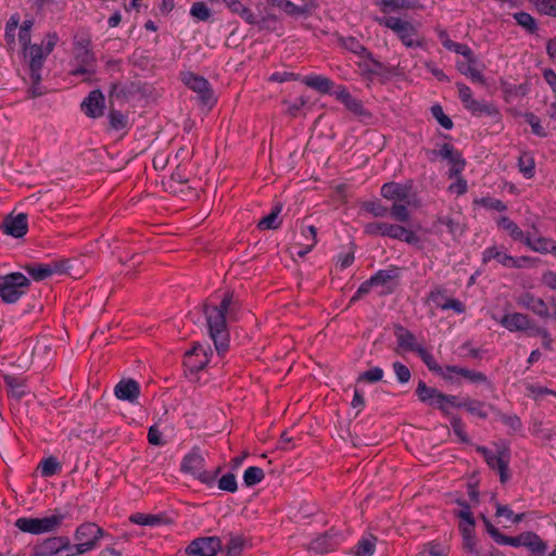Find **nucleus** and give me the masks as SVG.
<instances>
[{"label": "nucleus", "mask_w": 556, "mask_h": 556, "mask_svg": "<svg viewBox=\"0 0 556 556\" xmlns=\"http://www.w3.org/2000/svg\"><path fill=\"white\" fill-rule=\"evenodd\" d=\"M129 519L131 522L142 526H154L160 523V518L155 515L135 514L131 515Z\"/></svg>", "instance_id": "obj_56"}, {"label": "nucleus", "mask_w": 556, "mask_h": 556, "mask_svg": "<svg viewBox=\"0 0 556 556\" xmlns=\"http://www.w3.org/2000/svg\"><path fill=\"white\" fill-rule=\"evenodd\" d=\"M281 205H276L268 215L258 222L257 227L261 230L277 229L281 224V220L279 219Z\"/></svg>", "instance_id": "obj_34"}, {"label": "nucleus", "mask_w": 556, "mask_h": 556, "mask_svg": "<svg viewBox=\"0 0 556 556\" xmlns=\"http://www.w3.org/2000/svg\"><path fill=\"white\" fill-rule=\"evenodd\" d=\"M29 285V279L22 273L0 276V298L5 303H15L26 292Z\"/></svg>", "instance_id": "obj_7"}, {"label": "nucleus", "mask_w": 556, "mask_h": 556, "mask_svg": "<svg viewBox=\"0 0 556 556\" xmlns=\"http://www.w3.org/2000/svg\"><path fill=\"white\" fill-rule=\"evenodd\" d=\"M180 470L187 475H191L204 484H212L220 468H217L214 472L205 470V457L199 447H193L182 458Z\"/></svg>", "instance_id": "obj_3"}, {"label": "nucleus", "mask_w": 556, "mask_h": 556, "mask_svg": "<svg viewBox=\"0 0 556 556\" xmlns=\"http://www.w3.org/2000/svg\"><path fill=\"white\" fill-rule=\"evenodd\" d=\"M497 224L500 227L505 229L513 239L525 242V238L527 235H525L523 231L518 227V225L510 220L508 217L502 216L498 219Z\"/></svg>", "instance_id": "obj_38"}, {"label": "nucleus", "mask_w": 556, "mask_h": 556, "mask_svg": "<svg viewBox=\"0 0 556 556\" xmlns=\"http://www.w3.org/2000/svg\"><path fill=\"white\" fill-rule=\"evenodd\" d=\"M25 269L29 273V275L35 280H45L50 277L53 273L61 271V266L59 264L53 265H27Z\"/></svg>", "instance_id": "obj_29"}, {"label": "nucleus", "mask_w": 556, "mask_h": 556, "mask_svg": "<svg viewBox=\"0 0 556 556\" xmlns=\"http://www.w3.org/2000/svg\"><path fill=\"white\" fill-rule=\"evenodd\" d=\"M439 391L434 388L427 387L424 381H419L416 394L421 402L428 403L430 405L434 404V400L439 396Z\"/></svg>", "instance_id": "obj_39"}, {"label": "nucleus", "mask_w": 556, "mask_h": 556, "mask_svg": "<svg viewBox=\"0 0 556 556\" xmlns=\"http://www.w3.org/2000/svg\"><path fill=\"white\" fill-rule=\"evenodd\" d=\"M365 232L371 236L381 235L405 241L407 243H417L418 237L414 231L403 226L388 223H369L365 226Z\"/></svg>", "instance_id": "obj_8"}, {"label": "nucleus", "mask_w": 556, "mask_h": 556, "mask_svg": "<svg viewBox=\"0 0 556 556\" xmlns=\"http://www.w3.org/2000/svg\"><path fill=\"white\" fill-rule=\"evenodd\" d=\"M410 186L397 182H387L381 187V195L387 200H392L394 203L404 202L412 204Z\"/></svg>", "instance_id": "obj_19"}, {"label": "nucleus", "mask_w": 556, "mask_h": 556, "mask_svg": "<svg viewBox=\"0 0 556 556\" xmlns=\"http://www.w3.org/2000/svg\"><path fill=\"white\" fill-rule=\"evenodd\" d=\"M417 354L421 357L430 370L439 371L441 369V367L434 361L433 356L422 346L417 351Z\"/></svg>", "instance_id": "obj_64"}, {"label": "nucleus", "mask_w": 556, "mask_h": 556, "mask_svg": "<svg viewBox=\"0 0 556 556\" xmlns=\"http://www.w3.org/2000/svg\"><path fill=\"white\" fill-rule=\"evenodd\" d=\"M244 546V541L242 538H231L229 543L227 544V555L228 556H240Z\"/></svg>", "instance_id": "obj_60"}, {"label": "nucleus", "mask_w": 556, "mask_h": 556, "mask_svg": "<svg viewBox=\"0 0 556 556\" xmlns=\"http://www.w3.org/2000/svg\"><path fill=\"white\" fill-rule=\"evenodd\" d=\"M364 208L375 217H384L389 212L388 208L379 202H366Z\"/></svg>", "instance_id": "obj_62"}, {"label": "nucleus", "mask_w": 556, "mask_h": 556, "mask_svg": "<svg viewBox=\"0 0 556 556\" xmlns=\"http://www.w3.org/2000/svg\"><path fill=\"white\" fill-rule=\"evenodd\" d=\"M218 488L223 491L233 493L238 489L237 480L233 473H226L218 480Z\"/></svg>", "instance_id": "obj_54"}, {"label": "nucleus", "mask_w": 556, "mask_h": 556, "mask_svg": "<svg viewBox=\"0 0 556 556\" xmlns=\"http://www.w3.org/2000/svg\"><path fill=\"white\" fill-rule=\"evenodd\" d=\"M104 530L93 522L81 523L75 531L76 544L72 545V552L67 556L83 555L97 547Z\"/></svg>", "instance_id": "obj_4"}, {"label": "nucleus", "mask_w": 556, "mask_h": 556, "mask_svg": "<svg viewBox=\"0 0 556 556\" xmlns=\"http://www.w3.org/2000/svg\"><path fill=\"white\" fill-rule=\"evenodd\" d=\"M65 515L55 511L51 516L43 518L22 517L15 521V527L23 532L31 534H42L55 531L62 525Z\"/></svg>", "instance_id": "obj_6"}, {"label": "nucleus", "mask_w": 556, "mask_h": 556, "mask_svg": "<svg viewBox=\"0 0 556 556\" xmlns=\"http://www.w3.org/2000/svg\"><path fill=\"white\" fill-rule=\"evenodd\" d=\"M519 170L525 177L531 178L534 175V160L531 155L523 153L518 160Z\"/></svg>", "instance_id": "obj_47"}, {"label": "nucleus", "mask_w": 556, "mask_h": 556, "mask_svg": "<svg viewBox=\"0 0 556 556\" xmlns=\"http://www.w3.org/2000/svg\"><path fill=\"white\" fill-rule=\"evenodd\" d=\"M418 556H447V548L442 544L429 542L422 546Z\"/></svg>", "instance_id": "obj_45"}, {"label": "nucleus", "mask_w": 556, "mask_h": 556, "mask_svg": "<svg viewBox=\"0 0 556 556\" xmlns=\"http://www.w3.org/2000/svg\"><path fill=\"white\" fill-rule=\"evenodd\" d=\"M393 370L396 375V378L397 380L401 382V383H406L409 381L410 379V370L408 369L407 366H405L404 364L400 363V362H395L393 364Z\"/></svg>", "instance_id": "obj_61"}, {"label": "nucleus", "mask_w": 556, "mask_h": 556, "mask_svg": "<svg viewBox=\"0 0 556 556\" xmlns=\"http://www.w3.org/2000/svg\"><path fill=\"white\" fill-rule=\"evenodd\" d=\"M525 243L533 251L539 253H553L556 255V241L545 237L532 238L528 233L525 238Z\"/></svg>", "instance_id": "obj_27"}, {"label": "nucleus", "mask_w": 556, "mask_h": 556, "mask_svg": "<svg viewBox=\"0 0 556 556\" xmlns=\"http://www.w3.org/2000/svg\"><path fill=\"white\" fill-rule=\"evenodd\" d=\"M208 361L206 350L197 343L190 351L186 352L184 364L191 372H198L206 366Z\"/></svg>", "instance_id": "obj_17"}, {"label": "nucleus", "mask_w": 556, "mask_h": 556, "mask_svg": "<svg viewBox=\"0 0 556 556\" xmlns=\"http://www.w3.org/2000/svg\"><path fill=\"white\" fill-rule=\"evenodd\" d=\"M517 24L523 27L527 31L533 34L538 29L535 20L527 12H517L514 14Z\"/></svg>", "instance_id": "obj_43"}, {"label": "nucleus", "mask_w": 556, "mask_h": 556, "mask_svg": "<svg viewBox=\"0 0 556 556\" xmlns=\"http://www.w3.org/2000/svg\"><path fill=\"white\" fill-rule=\"evenodd\" d=\"M81 110L89 117L96 118L103 115L104 96L100 90H93L83 101Z\"/></svg>", "instance_id": "obj_24"}, {"label": "nucleus", "mask_w": 556, "mask_h": 556, "mask_svg": "<svg viewBox=\"0 0 556 556\" xmlns=\"http://www.w3.org/2000/svg\"><path fill=\"white\" fill-rule=\"evenodd\" d=\"M408 205L409 204H406L404 202L393 203L390 210L392 218H394L397 222H407L409 219V212L407 210Z\"/></svg>", "instance_id": "obj_49"}, {"label": "nucleus", "mask_w": 556, "mask_h": 556, "mask_svg": "<svg viewBox=\"0 0 556 556\" xmlns=\"http://www.w3.org/2000/svg\"><path fill=\"white\" fill-rule=\"evenodd\" d=\"M33 21L26 20L23 22L20 33H18V40L22 43L23 48H27L30 45V29L33 27Z\"/></svg>", "instance_id": "obj_55"}, {"label": "nucleus", "mask_w": 556, "mask_h": 556, "mask_svg": "<svg viewBox=\"0 0 556 556\" xmlns=\"http://www.w3.org/2000/svg\"><path fill=\"white\" fill-rule=\"evenodd\" d=\"M456 66L462 74L469 77L472 81L485 85V78L483 77L481 72L476 67L477 59L475 55L472 63L466 60V62H457Z\"/></svg>", "instance_id": "obj_30"}, {"label": "nucleus", "mask_w": 556, "mask_h": 556, "mask_svg": "<svg viewBox=\"0 0 556 556\" xmlns=\"http://www.w3.org/2000/svg\"><path fill=\"white\" fill-rule=\"evenodd\" d=\"M394 334L396 337L399 349L405 352L409 351L417 353V351L421 348V345L417 342L414 333L401 325L395 326Z\"/></svg>", "instance_id": "obj_25"}, {"label": "nucleus", "mask_w": 556, "mask_h": 556, "mask_svg": "<svg viewBox=\"0 0 556 556\" xmlns=\"http://www.w3.org/2000/svg\"><path fill=\"white\" fill-rule=\"evenodd\" d=\"M58 35L49 33L41 45H31L24 49L25 58L28 60L29 79L31 83L28 93L31 98L40 97L45 93L43 88L40 86L42 80L41 71L46 58L52 52L56 42Z\"/></svg>", "instance_id": "obj_2"}, {"label": "nucleus", "mask_w": 556, "mask_h": 556, "mask_svg": "<svg viewBox=\"0 0 556 556\" xmlns=\"http://www.w3.org/2000/svg\"><path fill=\"white\" fill-rule=\"evenodd\" d=\"M61 470V464L54 457L42 460L40 471L43 477H51Z\"/></svg>", "instance_id": "obj_48"}, {"label": "nucleus", "mask_w": 556, "mask_h": 556, "mask_svg": "<svg viewBox=\"0 0 556 556\" xmlns=\"http://www.w3.org/2000/svg\"><path fill=\"white\" fill-rule=\"evenodd\" d=\"M240 308V301L235 296L233 292L225 293L219 305H203L210 337L218 354L226 352L229 346L227 319L237 320Z\"/></svg>", "instance_id": "obj_1"}, {"label": "nucleus", "mask_w": 556, "mask_h": 556, "mask_svg": "<svg viewBox=\"0 0 556 556\" xmlns=\"http://www.w3.org/2000/svg\"><path fill=\"white\" fill-rule=\"evenodd\" d=\"M526 121L531 126L533 134H535L539 137L546 136V132H545L544 128L542 127L540 119L533 113L526 114Z\"/></svg>", "instance_id": "obj_63"}, {"label": "nucleus", "mask_w": 556, "mask_h": 556, "mask_svg": "<svg viewBox=\"0 0 556 556\" xmlns=\"http://www.w3.org/2000/svg\"><path fill=\"white\" fill-rule=\"evenodd\" d=\"M4 383L8 386L12 396L17 400L22 399L27 393L24 381L17 377L5 376Z\"/></svg>", "instance_id": "obj_35"}, {"label": "nucleus", "mask_w": 556, "mask_h": 556, "mask_svg": "<svg viewBox=\"0 0 556 556\" xmlns=\"http://www.w3.org/2000/svg\"><path fill=\"white\" fill-rule=\"evenodd\" d=\"M516 302L520 307L531 311L533 314L538 315L539 317H542V318L549 317V311H548V307H547V304L545 303V301L541 298L535 296L534 294H532L530 292L521 293L517 298Z\"/></svg>", "instance_id": "obj_16"}, {"label": "nucleus", "mask_w": 556, "mask_h": 556, "mask_svg": "<svg viewBox=\"0 0 556 556\" xmlns=\"http://www.w3.org/2000/svg\"><path fill=\"white\" fill-rule=\"evenodd\" d=\"M382 377L383 370L380 367H374L361 374L357 380L374 383L380 381Z\"/></svg>", "instance_id": "obj_57"}, {"label": "nucleus", "mask_w": 556, "mask_h": 556, "mask_svg": "<svg viewBox=\"0 0 556 556\" xmlns=\"http://www.w3.org/2000/svg\"><path fill=\"white\" fill-rule=\"evenodd\" d=\"M336 98L341 101L345 108L358 117H369V113L364 108L363 103L354 98L344 87H339L334 91Z\"/></svg>", "instance_id": "obj_23"}, {"label": "nucleus", "mask_w": 556, "mask_h": 556, "mask_svg": "<svg viewBox=\"0 0 556 556\" xmlns=\"http://www.w3.org/2000/svg\"><path fill=\"white\" fill-rule=\"evenodd\" d=\"M341 46L354 54L366 56L370 60L364 64V70L368 73L377 74L382 68V64L371 59V53L354 37L340 38Z\"/></svg>", "instance_id": "obj_11"}, {"label": "nucleus", "mask_w": 556, "mask_h": 556, "mask_svg": "<svg viewBox=\"0 0 556 556\" xmlns=\"http://www.w3.org/2000/svg\"><path fill=\"white\" fill-rule=\"evenodd\" d=\"M73 60L71 62L73 76H84V80H90L96 73V58L87 43L77 42L73 51Z\"/></svg>", "instance_id": "obj_5"}, {"label": "nucleus", "mask_w": 556, "mask_h": 556, "mask_svg": "<svg viewBox=\"0 0 556 556\" xmlns=\"http://www.w3.org/2000/svg\"><path fill=\"white\" fill-rule=\"evenodd\" d=\"M464 407H466L470 414L476 415L479 418L484 419L488 417V413L484 410V404L480 401L466 399L464 401Z\"/></svg>", "instance_id": "obj_50"}, {"label": "nucleus", "mask_w": 556, "mask_h": 556, "mask_svg": "<svg viewBox=\"0 0 556 556\" xmlns=\"http://www.w3.org/2000/svg\"><path fill=\"white\" fill-rule=\"evenodd\" d=\"M478 452L483 455L485 462L492 469H496L498 471L500 480L502 483L508 481L509 453L507 450H501L494 453L486 447H479Z\"/></svg>", "instance_id": "obj_9"}, {"label": "nucleus", "mask_w": 556, "mask_h": 556, "mask_svg": "<svg viewBox=\"0 0 556 556\" xmlns=\"http://www.w3.org/2000/svg\"><path fill=\"white\" fill-rule=\"evenodd\" d=\"M522 546L528 547L533 554H543L546 544L533 532L523 533Z\"/></svg>", "instance_id": "obj_36"}, {"label": "nucleus", "mask_w": 556, "mask_h": 556, "mask_svg": "<svg viewBox=\"0 0 556 556\" xmlns=\"http://www.w3.org/2000/svg\"><path fill=\"white\" fill-rule=\"evenodd\" d=\"M498 323L509 331L534 330V324L528 315L522 313L505 314Z\"/></svg>", "instance_id": "obj_20"}, {"label": "nucleus", "mask_w": 556, "mask_h": 556, "mask_svg": "<svg viewBox=\"0 0 556 556\" xmlns=\"http://www.w3.org/2000/svg\"><path fill=\"white\" fill-rule=\"evenodd\" d=\"M397 276L396 269L390 270H379L375 276H372L371 282L374 286L386 285Z\"/></svg>", "instance_id": "obj_53"}, {"label": "nucleus", "mask_w": 556, "mask_h": 556, "mask_svg": "<svg viewBox=\"0 0 556 556\" xmlns=\"http://www.w3.org/2000/svg\"><path fill=\"white\" fill-rule=\"evenodd\" d=\"M20 24V16L14 14L10 17L5 26V38L8 43L14 42L15 30Z\"/></svg>", "instance_id": "obj_59"}, {"label": "nucleus", "mask_w": 556, "mask_h": 556, "mask_svg": "<svg viewBox=\"0 0 556 556\" xmlns=\"http://www.w3.org/2000/svg\"><path fill=\"white\" fill-rule=\"evenodd\" d=\"M445 370L446 372H454L460 375L462 377H464L465 379L472 383H489L486 376L481 371L471 370L458 366H447ZM443 376L444 378L452 379V377L447 376V374H444Z\"/></svg>", "instance_id": "obj_28"}, {"label": "nucleus", "mask_w": 556, "mask_h": 556, "mask_svg": "<svg viewBox=\"0 0 556 556\" xmlns=\"http://www.w3.org/2000/svg\"><path fill=\"white\" fill-rule=\"evenodd\" d=\"M190 14L198 21H207L211 17V10L204 2H194L191 5Z\"/></svg>", "instance_id": "obj_51"}, {"label": "nucleus", "mask_w": 556, "mask_h": 556, "mask_svg": "<svg viewBox=\"0 0 556 556\" xmlns=\"http://www.w3.org/2000/svg\"><path fill=\"white\" fill-rule=\"evenodd\" d=\"M338 545V534L333 532H326L318 535L312 541L309 548L316 553L325 554L333 551Z\"/></svg>", "instance_id": "obj_26"}, {"label": "nucleus", "mask_w": 556, "mask_h": 556, "mask_svg": "<svg viewBox=\"0 0 556 556\" xmlns=\"http://www.w3.org/2000/svg\"><path fill=\"white\" fill-rule=\"evenodd\" d=\"M465 108L470 111L476 116L481 115H489V116H495L498 114L497 109L490 103L478 101L476 99H472L469 101L468 104L465 105Z\"/></svg>", "instance_id": "obj_32"}, {"label": "nucleus", "mask_w": 556, "mask_h": 556, "mask_svg": "<svg viewBox=\"0 0 556 556\" xmlns=\"http://www.w3.org/2000/svg\"><path fill=\"white\" fill-rule=\"evenodd\" d=\"M443 46L447 50L455 51L458 54H462L464 58H466L467 61L473 62V52L472 50L467 46L463 43H457L452 41L451 39L443 40Z\"/></svg>", "instance_id": "obj_42"}, {"label": "nucleus", "mask_w": 556, "mask_h": 556, "mask_svg": "<svg viewBox=\"0 0 556 556\" xmlns=\"http://www.w3.org/2000/svg\"><path fill=\"white\" fill-rule=\"evenodd\" d=\"M265 475L262 468L252 466L245 469L243 481L247 486H253L264 479Z\"/></svg>", "instance_id": "obj_41"}, {"label": "nucleus", "mask_w": 556, "mask_h": 556, "mask_svg": "<svg viewBox=\"0 0 556 556\" xmlns=\"http://www.w3.org/2000/svg\"><path fill=\"white\" fill-rule=\"evenodd\" d=\"M397 36L409 48L421 47L424 43V38L418 35L416 27L410 23Z\"/></svg>", "instance_id": "obj_31"}, {"label": "nucleus", "mask_w": 556, "mask_h": 556, "mask_svg": "<svg viewBox=\"0 0 556 556\" xmlns=\"http://www.w3.org/2000/svg\"><path fill=\"white\" fill-rule=\"evenodd\" d=\"M222 548V542L217 536L199 538L193 540L186 553L197 556H215Z\"/></svg>", "instance_id": "obj_10"}, {"label": "nucleus", "mask_w": 556, "mask_h": 556, "mask_svg": "<svg viewBox=\"0 0 556 556\" xmlns=\"http://www.w3.org/2000/svg\"><path fill=\"white\" fill-rule=\"evenodd\" d=\"M535 9L545 15L556 17V0H529Z\"/></svg>", "instance_id": "obj_46"}, {"label": "nucleus", "mask_w": 556, "mask_h": 556, "mask_svg": "<svg viewBox=\"0 0 556 556\" xmlns=\"http://www.w3.org/2000/svg\"><path fill=\"white\" fill-rule=\"evenodd\" d=\"M114 394L118 400L134 404L140 395V386L134 379H123L115 386Z\"/></svg>", "instance_id": "obj_22"}, {"label": "nucleus", "mask_w": 556, "mask_h": 556, "mask_svg": "<svg viewBox=\"0 0 556 556\" xmlns=\"http://www.w3.org/2000/svg\"><path fill=\"white\" fill-rule=\"evenodd\" d=\"M63 549L72 551L70 539L67 536H53L38 545L34 556H53Z\"/></svg>", "instance_id": "obj_15"}, {"label": "nucleus", "mask_w": 556, "mask_h": 556, "mask_svg": "<svg viewBox=\"0 0 556 556\" xmlns=\"http://www.w3.org/2000/svg\"><path fill=\"white\" fill-rule=\"evenodd\" d=\"M491 260L497 261L500 264L507 268H520L529 258L527 256L515 258L500 248L491 247L484 250L482 261L483 263H488Z\"/></svg>", "instance_id": "obj_13"}, {"label": "nucleus", "mask_w": 556, "mask_h": 556, "mask_svg": "<svg viewBox=\"0 0 556 556\" xmlns=\"http://www.w3.org/2000/svg\"><path fill=\"white\" fill-rule=\"evenodd\" d=\"M432 153L438 154L450 162V178L458 176L465 167L464 159H462L460 154L450 143H444L439 151H432Z\"/></svg>", "instance_id": "obj_18"}, {"label": "nucleus", "mask_w": 556, "mask_h": 556, "mask_svg": "<svg viewBox=\"0 0 556 556\" xmlns=\"http://www.w3.org/2000/svg\"><path fill=\"white\" fill-rule=\"evenodd\" d=\"M307 87H311L319 92L327 93L332 87V81L324 76H306L302 80Z\"/></svg>", "instance_id": "obj_33"}, {"label": "nucleus", "mask_w": 556, "mask_h": 556, "mask_svg": "<svg viewBox=\"0 0 556 556\" xmlns=\"http://www.w3.org/2000/svg\"><path fill=\"white\" fill-rule=\"evenodd\" d=\"M438 223L445 226L447 231L453 236L454 239L459 237L464 232L463 225L448 216H443L438 218Z\"/></svg>", "instance_id": "obj_44"}, {"label": "nucleus", "mask_w": 556, "mask_h": 556, "mask_svg": "<svg viewBox=\"0 0 556 556\" xmlns=\"http://www.w3.org/2000/svg\"><path fill=\"white\" fill-rule=\"evenodd\" d=\"M432 115L435 117L438 123L445 129H451L453 127L452 119L446 116L440 105H433L431 108Z\"/></svg>", "instance_id": "obj_58"}, {"label": "nucleus", "mask_w": 556, "mask_h": 556, "mask_svg": "<svg viewBox=\"0 0 556 556\" xmlns=\"http://www.w3.org/2000/svg\"><path fill=\"white\" fill-rule=\"evenodd\" d=\"M181 79L186 86L199 94L202 103L212 104L214 102L210 84L204 77L197 76L195 74L188 72L182 74Z\"/></svg>", "instance_id": "obj_12"}, {"label": "nucleus", "mask_w": 556, "mask_h": 556, "mask_svg": "<svg viewBox=\"0 0 556 556\" xmlns=\"http://www.w3.org/2000/svg\"><path fill=\"white\" fill-rule=\"evenodd\" d=\"M375 21L378 24L392 29L394 33H396V35L400 34L404 27L409 24V22L402 21L401 18L394 16L376 17Z\"/></svg>", "instance_id": "obj_40"}, {"label": "nucleus", "mask_w": 556, "mask_h": 556, "mask_svg": "<svg viewBox=\"0 0 556 556\" xmlns=\"http://www.w3.org/2000/svg\"><path fill=\"white\" fill-rule=\"evenodd\" d=\"M376 536L368 534L359 540L356 545L355 556H371L375 553Z\"/></svg>", "instance_id": "obj_37"}, {"label": "nucleus", "mask_w": 556, "mask_h": 556, "mask_svg": "<svg viewBox=\"0 0 556 556\" xmlns=\"http://www.w3.org/2000/svg\"><path fill=\"white\" fill-rule=\"evenodd\" d=\"M281 9L289 15L291 16H295V15H306L309 13V7L307 4L303 5V7H299L296 4H294L292 1L290 0H285V2H282V7Z\"/></svg>", "instance_id": "obj_52"}, {"label": "nucleus", "mask_w": 556, "mask_h": 556, "mask_svg": "<svg viewBox=\"0 0 556 556\" xmlns=\"http://www.w3.org/2000/svg\"><path fill=\"white\" fill-rule=\"evenodd\" d=\"M428 301L431 302L435 307L441 309H453L460 314L465 311L464 304L456 299H448L445 296L442 288L433 289L428 296Z\"/></svg>", "instance_id": "obj_21"}, {"label": "nucleus", "mask_w": 556, "mask_h": 556, "mask_svg": "<svg viewBox=\"0 0 556 556\" xmlns=\"http://www.w3.org/2000/svg\"><path fill=\"white\" fill-rule=\"evenodd\" d=\"M3 232L14 238H22L28 230L27 214L8 215L2 223Z\"/></svg>", "instance_id": "obj_14"}]
</instances>
